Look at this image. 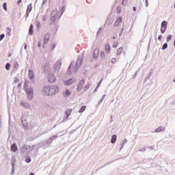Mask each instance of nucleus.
Listing matches in <instances>:
<instances>
[{
  "label": "nucleus",
  "mask_w": 175,
  "mask_h": 175,
  "mask_svg": "<svg viewBox=\"0 0 175 175\" xmlns=\"http://www.w3.org/2000/svg\"><path fill=\"white\" fill-rule=\"evenodd\" d=\"M120 23H122V18L121 16H118L116 19V21L113 24V27H118Z\"/></svg>",
  "instance_id": "obj_10"
},
{
  "label": "nucleus",
  "mask_w": 175,
  "mask_h": 175,
  "mask_svg": "<svg viewBox=\"0 0 175 175\" xmlns=\"http://www.w3.org/2000/svg\"><path fill=\"white\" fill-rule=\"evenodd\" d=\"M100 57H103V58L106 57V54L105 53L104 51L100 52Z\"/></svg>",
  "instance_id": "obj_34"
},
{
  "label": "nucleus",
  "mask_w": 175,
  "mask_h": 175,
  "mask_svg": "<svg viewBox=\"0 0 175 175\" xmlns=\"http://www.w3.org/2000/svg\"><path fill=\"white\" fill-rule=\"evenodd\" d=\"M61 62H56L55 65V70H59V69H61Z\"/></svg>",
  "instance_id": "obj_11"
},
{
  "label": "nucleus",
  "mask_w": 175,
  "mask_h": 175,
  "mask_svg": "<svg viewBox=\"0 0 175 175\" xmlns=\"http://www.w3.org/2000/svg\"><path fill=\"white\" fill-rule=\"evenodd\" d=\"M64 95V96H70V91H69V90H66Z\"/></svg>",
  "instance_id": "obj_21"
},
{
  "label": "nucleus",
  "mask_w": 175,
  "mask_h": 175,
  "mask_svg": "<svg viewBox=\"0 0 175 175\" xmlns=\"http://www.w3.org/2000/svg\"><path fill=\"white\" fill-rule=\"evenodd\" d=\"M73 83H76V79L75 78H71L67 81H65L64 82V85H72V84H73Z\"/></svg>",
  "instance_id": "obj_6"
},
{
  "label": "nucleus",
  "mask_w": 175,
  "mask_h": 175,
  "mask_svg": "<svg viewBox=\"0 0 175 175\" xmlns=\"http://www.w3.org/2000/svg\"><path fill=\"white\" fill-rule=\"evenodd\" d=\"M49 40H50V33H46L44 36V44L42 46L44 48V44H47L49 43Z\"/></svg>",
  "instance_id": "obj_8"
},
{
  "label": "nucleus",
  "mask_w": 175,
  "mask_h": 175,
  "mask_svg": "<svg viewBox=\"0 0 175 175\" xmlns=\"http://www.w3.org/2000/svg\"><path fill=\"white\" fill-rule=\"evenodd\" d=\"M21 106H24L25 107H27V106H28V103H21Z\"/></svg>",
  "instance_id": "obj_35"
},
{
  "label": "nucleus",
  "mask_w": 175,
  "mask_h": 175,
  "mask_svg": "<svg viewBox=\"0 0 175 175\" xmlns=\"http://www.w3.org/2000/svg\"><path fill=\"white\" fill-rule=\"evenodd\" d=\"M29 35H32V33H33V25H32V24L30 25V27L29 29Z\"/></svg>",
  "instance_id": "obj_20"
},
{
  "label": "nucleus",
  "mask_w": 175,
  "mask_h": 175,
  "mask_svg": "<svg viewBox=\"0 0 175 175\" xmlns=\"http://www.w3.org/2000/svg\"><path fill=\"white\" fill-rule=\"evenodd\" d=\"M167 49V43H165L163 45L162 50H166Z\"/></svg>",
  "instance_id": "obj_31"
},
{
  "label": "nucleus",
  "mask_w": 175,
  "mask_h": 175,
  "mask_svg": "<svg viewBox=\"0 0 175 175\" xmlns=\"http://www.w3.org/2000/svg\"><path fill=\"white\" fill-rule=\"evenodd\" d=\"M96 90H98V88H96V89L94 90V91H96Z\"/></svg>",
  "instance_id": "obj_53"
},
{
  "label": "nucleus",
  "mask_w": 175,
  "mask_h": 175,
  "mask_svg": "<svg viewBox=\"0 0 175 175\" xmlns=\"http://www.w3.org/2000/svg\"><path fill=\"white\" fill-rule=\"evenodd\" d=\"M163 131H165V127L159 126L155 130V132L156 133H158L159 132H163Z\"/></svg>",
  "instance_id": "obj_17"
},
{
  "label": "nucleus",
  "mask_w": 175,
  "mask_h": 175,
  "mask_svg": "<svg viewBox=\"0 0 175 175\" xmlns=\"http://www.w3.org/2000/svg\"><path fill=\"white\" fill-rule=\"evenodd\" d=\"M174 9H175V3H174Z\"/></svg>",
  "instance_id": "obj_55"
},
{
  "label": "nucleus",
  "mask_w": 175,
  "mask_h": 175,
  "mask_svg": "<svg viewBox=\"0 0 175 175\" xmlns=\"http://www.w3.org/2000/svg\"><path fill=\"white\" fill-rule=\"evenodd\" d=\"M46 68H49V64H45L44 66V70H46Z\"/></svg>",
  "instance_id": "obj_44"
},
{
  "label": "nucleus",
  "mask_w": 175,
  "mask_h": 175,
  "mask_svg": "<svg viewBox=\"0 0 175 175\" xmlns=\"http://www.w3.org/2000/svg\"><path fill=\"white\" fill-rule=\"evenodd\" d=\"M105 95H103L101 100L98 102L99 104L102 103V102L103 101V99H105Z\"/></svg>",
  "instance_id": "obj_39"
},
{
  "label": "nucleus",
  "mask_w": 175,
  "mask_h": 175,
  "mask_svg": "<svg viewBox=\"0 0 175 175\" xmlns=\"http://www.w3.org/2000/svg\"><path fill=\"white\" fill-rule=\"evenodd\" d=\"M125 1H128V0H122V5H125V3H124Z\"/></svg>",
  "instance_id": "obj_47"
},
{
  "label": "nucleus",
  "mask_w": 175,
  "mask_h": 175,
  "mask_svg": "<svg viewBox=\"0 0 175 175\" xmlns=\"http://www.w3.org/2000/svg\"><path fill=\"white\" fill-rule=\"evenodd\" d=\"M88 88H90V83L86 84L85 85V87L83 88V90H84V91H87V90H88Z\"/></svg>",
  "instance_id": "obj_28"
},
{
  "label": "nucleus",
  "mask_w": 175,
  "mask_h": 175,
  "mask_svg": "<svg viewBox=\"0 0 175 175\" xmlns=\"http://www.w3.org/2000/svg\"><path fill=\"white\" fill-rule=\"evenodd\" d=\"M36 25L37 28H38V29L40 28V27H41L40 22H39V21H36Z\"/></svg>",
  "instance_id": "obj_26"
},
{
  "label": "nucleus",
  "mask_w": 175,
  "mask_h": 175,
  "mask_svg": "<svg viewBox=\"0 0 175 175\" xmlns=\"http://www.w3.org/2000/svg\"><path fill=\"white\" fill-rule=\"evenodd\" d=\"M53 143V138L51 137L46 140V144H51Z\"/></svg>",
  "instance_id": "obj_24"
},
{
  "label": "nucleus",
  "mask_w": 175,
  "mask_h": 175,
  "mask_svg": "<svg viewBox=\"0 0 175 175\" xmlns=\"http://www.w3.org/2000/svg\"><path fill=\"white\" fill-rule=\"evenodd\" d=\"M116 142H117V135H113L111 137V143L112 144H114V143H116Z\"/></svg>",
  "instance_id": "obj_18"
},
{
  "label": "nucleus",
  "mask_w": 175,
  "mask_h": 175,
  "mask_svg": "<svg viewBox=\"0 0 175 175\" xmlns=\"http://www.w3.org/2000/svg\"><path fill=\"white\" fill-rule=\"evenodd\" d=\"M25 91L27 94V99L29 100H32L33 98V89L31 88H28V85L27 84V81L25 83Z\"/></svg>",
  "instance_id": "obj_2"
},
{
  "label": "nucleus",
  "mask_w": 175,
  "mask_h": 175,
  "mask_svg": "<svg viewBox=\"0 0 175 175\" xmlns=\"http://www.w3.org/2000/svg\"><path fill=\"white\" fill-rule=\"evenodd\" d=\"M29 175H35V174H33V173H31V174H30Z\"/></svg>",
  "instance_id": "obj_51"
},
{
  "label": "nucleus",
  "mask_w": 175,
  "mask_h": 175,
  "mask_svg": "<svg viewBox=\"0 0 175 175\" xmlns=\"http://www.w3.org/2000/svg\"><path fill=\"white\" fill-rule=\"evenodd\" d=\"M122 53V47H120L117 50V55H120Z\"/></svg>",
  "instance_id": "obj_23"
},
{
  "label": "nucleus",
  "mask_w": 175,
  "mask_h": 175,
  "mask_svg": "<svg viewBox=\"0 0 175 175\" xmlns=\"http://www.w3.org/2000/svg\"><path fill=\"white\" fill-rule=\"evenodd\" d=\"M145 2H146V6H148V0H146Z\"/></svg>",
  "instance_id": "obj_46"
},
{
  "label": "nucleus",
  "mask_w": 175,
  "mask_h": 175,
  "mask_svg": "<svg viewBox=\"0 0 175 175\" xmlns=\"http://www.w3.org/2000/svg\"><path fill=\"white\" fill-rule=\"evenodd\" d=\"M47 17L46 16H44L42 18V21H46Z\"/></svg>",
  "instance_id": "obj_43"
},
{
  "label": "nucleus",
  "mask_w": 175,
  "mask_h": 175,
  "mask_svg": "<svg viewBox=\"0 0 175 175\" xmlns=\"http://www.w3.org/2000/svg\"><path fill=\"white\" fill-rule=\"evenodd\" d=\"M29 79H30L31 80L33 79V77H35V73L33 72V71L32 70H29Z\"/></svg>",
  "instance_id": "obj_13"
},
{
  "label": "nucleus",
  "mask_w": 175,
  "mask_h": 175,
  "mask_svg": "<svg viewBox=\"0 0 175 175\" xmlns=\"http://www.w3.org/2000/svg\"><path fill=\"white\" fill-rule=\"evenodd\" d=\"M86 107H87L85 105L82 106L79 109V113H83L84 110H85Z\"/></svg>",
  "instance_id": "obj_22"
},
{
  "label": "nucleus",
  "mask_w": 175,
  "mask_h": 175,
  "mask_svg": "<svg viewBox=\"0 0 175 175\" xmlns=\"http://www.w3.org/2000/svg\"><path fill=\"white\" fill-rule=\"evenodd\" d=\"M3 38H5V34H1L0 36V42H1V40H2V39H3Z\"/></svg>",
  "instance_id": "obj_40"
},
{
  "label": "nucleus",
  "mask_w": 175,
  "mask_h": 175,
  "mask_svg": "<svg viewBox=\"0 0 175 175\" xmlns=\"http://www.w3.org/2000/svg\"><path fill=\"white\" fill-rule=\"evenodd\" d=\"M32 12V3H30L27 8L26 17H29V14Z\"/></svg>",
  "instance_id": "obj_9"
},
{
  "label": "nucleus",
  "mask_w": 175,
  "mask_h": 175,
  "mask_svg": "<svg viewBox=\"0 0 175 175\" xmlns=\"http://www.w3.org/2000/svg\"><path fill=\"white\" fill-rule=\"evenodd\" d=\"M158 40H159L160 42H161V40H162V35L159 36Z\"/></svg>",
  "instance_id": "obj_42"
},
{
  "label": "nucleus",
  "mask_w": 175,
  "mask_h": 175,
  "mask_svg": "<svg viewBox=\"0 0 175 175\" xmlns=\"http://www.w3.org/2000/svg\"><path fill=\"white\" fill-rule=\"evenodd\" d=\"M21 1H23V0H18V1H17V5H20V3L21 2Z\"/></svg>",
  "instance_id": "obj_48"
},
{
  "label": "nucleus",
  "mask_w": 175,
  "mask_h": 175,
  "mask_svg": "<svg viewBox=\"0 0 175 175\" xmlns=\"http://www.w3.org/2000/svg\"><path fill=\"white\" fill-rule=\"evenodd\" d=\"M57 80V77H55V75L54 74H49L48 75V81L49 83H54Z\"/></svg>",
  "instance_id": "obj_7"
},
{
  "label": "nucleus",
  "mask_w": 175,
  "mask_h": 175,
  "mask_svg": "<svg viewBox=\"0 0 175 175\" xmlns=\"http://www.w3.org/2000/svg\"><path fill=\"white\" fill-rule=\"evenodd\" d=\"M25 161L27 162V163H29V162H31V158L29 157L26 158Z\"/></svg>",
  "instance_id": "obj_37"
},
{
  "label": "nucleus",
  "mask_w": 175,
  "mask_h": 175,
  "mask_svg": "<svg viewBox=\"0 0 175 175\" xmlns=\"http://www.w3.org/2000/svg\"><path fill=\"white\" fill-rule=\"evenodd\" d=\"M3 8L4 9V10H5V12H8V7L6 3H3Z\"/></svg>",
  "instance_id": "obj_25"
},
{
  "label": "nucleus",
  "mask_w": 175,
  "mask_h": 175,
  "mask_svg": "<svg viewBox=\"0 0 175 175\" xmlns=\"http://www.w3.org/2000/svg\"><path fill=\"white\" fill-rule=\"evenodd\" d=\"M117 12H118V13H121V6H118Z\"/></svg>",
  "instance_id": "obj_38"
},
{
  "label": "nucleus",
  "mask_w": 175,
  "mask_h": 175,
  "mask_svg": "<svg viewBox=\"0 0 175 175\" xmlns=\"http://www.w3.org/2000/svg\"><path fill=\"white\" fill-rule=\"evenodd\" d=\"M105 53H107V54H110V51H111L110 45H109L107 44L105 45Z\"/></svg>",
  "instance_id": "obj_14"
},
{
  "label": "nucleus",
  "mask_w": 175,
  "mask_h": 175,
  "mask_svg": "<svg viewBox=\"0 0 175 175\" xmlns=\"http://www.w3.org/2000/svg\"><path fill=\"white\" fill-rule=\"evenodd\" d=\"M118 46V42H115L113 44V47L116 49Z\"/></svg>",
  "instance_id": "obj_36"
},
{
  "label": "nucleus",
  "mask_w": 175,
  "mask_h": 175,
  "mask_svg": "<svg viewBox=\"0 0 175 175\" xmlns=\"http://www.w3.org/2000/svg\"><path fill=\"white\" fill-rule=\"evenodd\" d=\"M5 69L7 70H10V64L8 63L6 65H5Z\"/></svg>",
  "instance_id": "obj_27"
},
{
  "label": "nucleus",
  "mask_w": 175,
  "mask_h": 175,
  "mask_svg": "<svg viewBox=\"0 0 175 175\" xmlns=\"http://www.w3.org/2000/svg\"><path fill=\"white\" fill-rule=\"evenodd\" d=\"M66 118H69V117L70 116V114H72V109H66Z\"/></svg>",
  "instance_id": "obj_19"
},
{
  "label": "nucleus",
  "mask_w": 175,
  "mask_h": 175,
  "mask_svg": "<svg viewBox=\"0 0 175 175\" xmlns=\"http://www.w3.org/2000/svg\"><path fill=\"white\" fill-rule=\"evenodd\" d=\"M38 47H42V43H40V42H39L38 43Z\"/></svg>",
  "instance_id": "obj_45"
},
{
  "label": "nucleus",
  "mask_w": 175,
  "mask_h": 175,
  "mask_svg": "<svg viewBox=\"0 0 175 175\" xmlns=\"http://www.w3.org/2000/svg\"><path fill=\"white\" fill-rule=\"evenodd\" d=\"M172 38H173V36L172 35H169L167 37V42H170V40H172Z\"/></svg>",
  "instance_id": "obj_29"
},
{
  "label": "nucleus",
  "mask_w": 175,
  "mask_h": 175,
  "mask_svg": "<svg viewBox=\"0 0 175 175\" xmlns=\"http://www.w3.org/2000/svg\"><path fill=\"white\" fill-rule=\"evenodd\" d=\"M55 49V44H51L50 46V50H54Z\"/></svg>",
  "instance_id": "obj_30"
},
{
  "label": "nucleus",
  "mask_w": 175,
  "mask_h": 175,
  "mask_svg": "<svg viewBox=\"0 0 175 175\" xmlns=\"http://www.w3.org/2000/svg\"><path fill=\"white\" fill-rule=\"evenodd\" d=\"M14 162H16V160L13 159L12 161V168L14 167Z\"/></svg>",
  "instance_id": "obj_41"
},
{
  "label": "nucleus",
  "mask_w": 175,
  "mask_h": 175,
  "mask_svg": "<svg viewBox=\"0 0 175 175\" xmlns=\"http://www.w3.org/2000/svg\"><path fill=\"white\" fill-rule=\"evenodd\" d=\"M53 137L55 139V137H57V136H53Z\"/></svg>",
  "instance_id": "obj_54"
},
{
  "label": "nucleus",
  "mask_w": 175,
  "mask_h": 175,
  "mask_svg": "<svg viewBox=\"0 0 175 175\" xmlns=\"http://www.w3.org/2000/svg\"><path fill=\"white\" fill-rule=\"evenodd\" d=\"M81 64H83V60L81 59H78L77 60L76 68H80Z\"/></svg>",
  "instance_id": "obj_15"
},
{
  "label": "nucleus",
  "mask_w": 175,
  "mask_h": 175,
  "mask_svg": "<svg viewBox=\"0 0 175 175\" xmlns=\"http://www.w3.org/2000/svg\"><path fill=\"white\" fill-rule=\"evenodd\" d=\"M8 57H10V54L9 55V56Z\"/></svg>",
  "instance_id": "obj_56"
},
{
  "label": "nucleus",
  "mask_w": 175,
  "mask_h": 175,
  "mask_svg": "<svg viewBox=\"0 0 175 175\" xmlns=\"http://www.w3.org/2000/svg\"><path fill=\"white\" fill-rule=\"evenodd\" d=\"M103 79H101L97 84V86L96 88H99L100 87V84H102V81Z\"/></svg>",
  "instance_id": "obj_33"
},
{
  "label": "nucleus",
  "mask_w": 175,
  "mask_h": 175,
  "mask_svg": "<svg viewBox=\"0 0 175 175\" xmlns=\"http://www.w3.org/2000/svg\"><path fill=\"white\" fill-rule=\"evenodd\" d=\"M25 49H27V45L25 46Z\"/></svg>",
  "instance_id": "obj_52"
},
{
  "label": "nucleus",
  "mask_w": 175,
  "mask_h": 175,
  "mask_svg": "<svg viewBox=\"0 0 175 175\" xmlns=\"http://www.w3.org/2000/svg\"><path fill=\"white\" fill-rule=\"evenodd\" d=\"M111 62L112 64H116V62H117V59L116 57H113Z\"/></svg>",
  "instance_id": "obj_32"
},
{
  "label": "nucleus",
  "mask_w": 175,
  "mask_h": 175,
  "mask_svg": "<svg viewBox=\"0 0 175 175\" xmlns=\"http://www.w3.org/2000/svg\"><path fill=\"white\" fill-rule=\"evenodd\" d=\"M18 150V148H17V144H13L11 146V150L13 151V152H16Z\"/></svg>",
  "instance_id": "obj_12"
},
{
  "label": "nucleus",
  "mask_w": 175,
  "mask_h": 175,
  "mask_svg": "<svg viewBox=\"0 0 175 175\" xmlns=\"http://www.w3.org/2000/svg\"><path fill=\"white\" fill-rule=\"evenodd\" d=\"M70 68H72V64L70 65V66L68 68V70H70Z\"/></svg>",
  "instance_id": "obj_50"
},
{
  "label": "nucleus",
  "mask_w": 175,
  "mask_h": 175,
  "mask_svg": "<svg viewBox=\"0 0 175 175\" xmlns=\"http://www.w3.org/2000/svg\"><path fill=\"white\" fill-rule=\"evenodd\" d=\"M58 91L59 89L57 85L45 86L42 90L44 95L46 96H53V95H55Z\"/></svg>",
  "instance_id": "obj_1"
},
{
  "label": "nucleus",
  "mask_w": 175,
  "mask_h": 175,
  "mask_svg": "<svg viewBox=\"0 0 175 175\" xmlns=\"http://www.w3.org/2000/svg\"><path fill=\"white\" fill-rule=\"evenodd\" d=\"M58 17H59V14H58V11L57 10H53L51 13V20H52V21H55V20H57V18H58Z\"/></svg>",
  "instance_id": "obj_4"
},
{
  "label": "nucleus",
  "mask_w": 175,
  "mask_h": 175,
  "mask_svg": "<svg viewBox=\"0 0 175 175\" xmlns=\"http://www.w3.org/2000/svg\"><path fill=\"white\" fill-rule=\"evenodd\" d=\"M133 10L134 12H136V7H133Z\"/></svg>",
  "instance_id": "obj_49"
},
{
  "label": "nucleus",
  "mask_w": 175,
  "mask_h": 175,
  "mask_svg": "<svg viewBox=\"0 0 175 175\" xmlns=\"http://www.w3.org/2000/svg\"><path fill=\"white\" fill-rule=\"evenodd\" d=\"M167 28V22L166 21H163L161 23V33H165V32H166Z\"/></svg>",
  "instance_id": "obj_5"
},
{
  "label": "nucleus",
  "mask_w": 175,
  "mask_h": 175,
  "mask_svg": "<svg viewBox=\"0 0 175 175\" xmlns=\"http://www.w3.org/2000/svg\"><path fill=\"white\" fill-rule=\"evenodd\" d=\"M85 84V80H84V79L81 80L78 83L77 87V92H80V91H81L83 90V88H84V85Z\"/></svg>",
  "instance_id": "obj_3"
},
{
  "label": "nucleus",
  "mask_w": 175,
  "mask_h": 175,
  "mask_svg": "<svg viewBox=\"0 0 175 175\" xmlns=\"http://www.w3.org/2000/svg\"><path fill=\"white\" fill-rule=\"evenodd\" d=\"M94 58H98V57H99V49H96L94 51Z\"/></svg>",
  "instance_id": "obj_16"
}]
</instances>
